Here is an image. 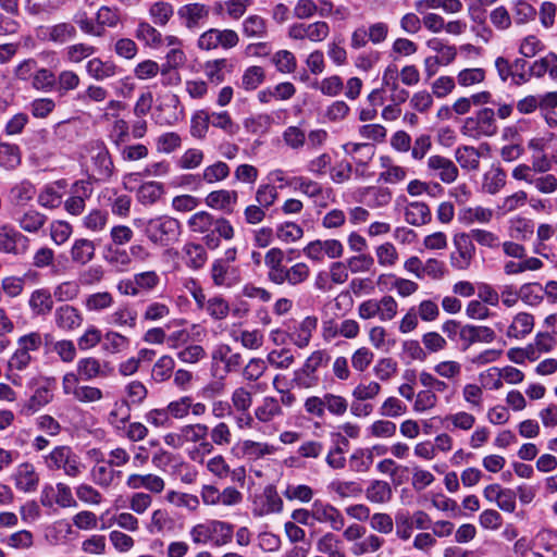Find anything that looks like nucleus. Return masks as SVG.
Wrapping results in <instances>:
<instances>
[{"label": "nucleus", "instance_id": "nucleus-1", "mask_svg": "<svg viewBox=\"0 0 557 557\" xmlns=\"http://www.w3.org/2000/svg\"><path fill=\"white\" fill-rule=\"evenodd\" d=\"M234 534V525L221 520H207L195 524L189 535L195 544L224 546L231 543Z\"/></svg>", "mask_w": 557, "mask_h": 557}, {"label": "nucleus", "instance_id": "nucleus-2", "mask_svg": "<svg viewBox=\"0 0 557 557\" xmlns=\"http://www.w3.org/2000/svg\"><path fill=\"white\" fill-rule=\"evenodd\" d=\"M181 223L170 215H159L145 222L144 233L147 238L160 247H168L178 240Z\"/></svg>", "mask_w": 557, "mask_h": 557}, {"label": "nucleus", "instance_id": "nucleus-3", "mask_svg": "<svg viewBox=\"0 0 557 557\" xmlns=\"http://www.w3.org/2000/svg\"><path fill=\"white\" fill-rule=\"evenodd\" d=\"M331 356L325 350L313 351L304 364L294 371L292 384L300 389H311L319 385L318 369L329 363Z\"/></svg>", "mask_w": 557, "mask_h": 557}, {"label": "nucleus", "instance_id": "nucleus-4", "mask_svg": "<svg viewBox=\"0 0 557 557\" xmlns=\"http://www.w3.org/2000/svg\"><path fill=\"white\" fill-rule=\"evenodd\" d=\"M497 131L495 112L491 108H483L474 115L465 119L460 128L462 135L473 139L492 137L497 134Z\"/></svg>", "mask_w": 557, "mask_h": 557}, {"label": "nucleus", "instance_id": "nucleus-5", "mask_svg": "<svg viewBox=\"0 0 557 557\" xmlns=\"http://www.w3.org/2000/svg\"><path fill=\"white\" fill-rule=\"evenodd\" d=\"M398 304L391 295L381 299H368L358 307V315L363 320L379 318L381 321H391L397 315Z\"/></svg>", "mask_w": 557, "mask_h": 557}, {"label": "nucleus", "instance_id": "nucleus-6", "mask_svg": "<svg viewBox=\"0 0 557 557\" xmlns=\"http://www.w3.org/2000/svg\"><path fill=\"white\" fill-rule=\"evenodd\" d=\"M29 239L13 226L9 224L0 226V252L23 255L29 248Z\"/></svg>", "mask_w": 557, "mask_h": 557}, {"label": "nucleus", "instance_id": "nucleus-7", "mask_svg": "<svg viewBox=\"0 0 557 557\" xmlns=\"http://www.w3.org/2000/svg\"><path fill=\"white\" fill-rule=\"evenodd\" d=\"M426 169L430 176L437 177L445 184L454 183L459 174L454 161L440 154H433L428 158Z\"/></svg>", "mask_w": 557, "mask_h": 557}, {"label": "nucleus", "instance_id": "nucleus-8", "mask_svg": "<svg viewBox=\"0 0 557 557\" xmlns=\"http://www.w3.org/2000/svg\"><path fill=\"white\" fill-rule=\"evenodd\" d=\"M177 15L186 28L195 30L208 21L210 7L200 2L188 3L178 9Z\"/></svg>", "mask_w": 557, "mask_h": 557}, {"label": "nucleus", "instance_id": "nucleus-9", "mask_svg": "<svg viewBox=\"0 0 557 557\" xmlns=\"http://www.w3.org/2000/svg\"><path fill=\"white\" fill-rule=\"evenodd\" d=\"M456 252L450 256V263L455 269L466 270L471 264L475 247L469 233H460L454 237Z\"/></svg>", "mask_w": 557, "mask_h": 557}, {"label": "nucleus", "instance_id": "nucleus-10", "mask_svg": "<svg viewBox=\"0 0 557 557\" xmlns=\"http://www.w3.org/2000/svg\"><path fill=\"white\" fill-rule=\"evenodd\" d=\"M40 502L42 506L49 508H52L54 504L63 508L77 505L71 488L64 483H58L55 487L52 485L45 486L41 492Z\"/></svg>", "mask_w": 557, "mask_h": 557}, {"label": "nucleus", "instance_id": "nucleus-11", "mask_svg": "<svg viewBox=\"0 0 557 557\" xmlns=\"http://www.w3.org/2000/svg\"><path fill=\"white\" fill-rule=\"evenodd\" d=\"M314 522L327 523L334 531H339L345 525V518L335 506L322 500L313 502Z\"/></svg>", "mask_w": 557, "mask_h": 557}, {"label": "nucleus", "instance_id": "nucleus-12", "mask_svg": "<svg viewBox=\"0 0 557 557\" xmlns=\"http://www.w3.org/2000/svg\"><path fill=\"white\" fill-rule=\"evenodd\" d=\"M76 371L84 381H91L96 377H108L113 373L110 362H101L95 357L82 358L77 361Z\"/></svg>", "mask_w": 557, "mask_h": 557}, {"label": "nucleus", "instance_id": "nucleus-13", "mask_svg": "<svg viewBox=\"0 0 557 557\" xmlns=\"http://www.w3.org/2000/svg\"><path fill=\"white\" fill-rule=\"evenodd\" d=\"M92 188L89 182H76L71 196L64 201V209L72 215H79L85 209V200L91 196Z\"/></svg>", "mask_w": 557, "mask_h": 557}, {"label": "nucleus", "instance_id": "nucleus-14", "mask_svg": "<svg viewBox=\"0 0 557 557\" xmlns=\"http://www.w3.org/2000/svg\"><path fill=\"white\" fill-rule=\"evenodd\" d=\"M237 201L238 193L234 189L213 190L205 198V202L208 207L221 210L225 213H233Z\"/></svg>", "mask_w": 557, "mask_h": 557}, {"label": "nucleus", "instance_id": "nucleus-15", "mask_svg": "<svg viewBox=\"0 0 557 557\" xmlns=\"http://www.w3.org/2000/svg\"><path fill=\"white\" fill-rule=\"evenodd\" d=\"M231 172L230 166L223 161H216L215 163L208 165L203 169L200 175H186L184 176L185 184L198 181L207 184H214L228 177Z\"/></svg>", "mask_w": 557, "mask_h": 557}, {"label": "nucleus", "instance_id": "nucleus-16", "mask_svg": "<svg viewBox=\"0 0 557 557\" xmlns=\"http://www.w3.org/2000/svg\"><path fill=\"white\" fill-rule=\"evenodd\" d=\"M17 345L18 347L11 357L9 366L11 369L23 370L32 360L30 351L35 349V333L22 336Z\"/></svg>", "mask_w": 557, "mask_h": 557}, {"label": "nucleus", "instance_id": "nucleus-17", "mask_svg": "<svg viewBox=\"0 0 557 557\" xmlns=\"http://www.w3.org/2000/svg\"><path fill=\"white\" fill-rule=\"evenodd\" d=\"M496 338L493 329L485 325L466 324L461 331V342L463 349L469 348L474 343H492Z\"/></svg>", "mask_w": 557, "mask_h": 557}, {"label": "nucleus", "instance_id": "nucleus-18", "mask_svg": "<svg viewBox=\"0 0 557 557\" xmlns=\"http://www.w3.org/2000/svg\"><path fill=\"white\" fill-rule=\"evenodd\" d=\"M318 326V319L313 315L306 317L298 325H295L288 333V338L298 348H306Z\"/></svg>", "mask_w": 557, "mask_h": 557}, {"label": "nucleus", "instance_id": "nucleus-19", "mask_svg": "<svg viewBox=\"0 0 557 557\" xmlns=\"http://www.w3.org/2000/svg\"><path fill=\"white\" fill-rule=\"evenodd\" d=\"M121 475L122 471L114 470L113 467L103 459L98 460L90 470L91 481L102 488H109L112 486Z\"/></svg>", "mask_w": 557, "mask_h": 557}, {"label": "nucleus", "instance_id": "nucleus-20", "mask_svg": "<svg viewBox=\"0 0 557 557\" xmlns=\"http://www.w3.org/2000/svg\"><path fill=\"white\" fill-rule=\"evenodd\" d=\"M203 69L208 81L214 85H220L224 82L226 73L233 71L234 65L230 60L222 58L207 61Z\"/></svg>", "mask_w": 557, "mask_h": 557}, {"label": "nucleus", "instance_id": "nucleus-21", "mask_svg": "<svg viewBox=\"0 0 557 557\" xmlns=\"http://www.w3.org/2000/svg\"><path fill=\"white\" fill-rule=\"evenodd\" d=\"M235 268L213 261L210 270L212 282L219 287H232L238 282Z\"/></svg>", "mask_w": 557, "mask_h": 557}, {"label": "nucleus", "instance_id": "nucleus-22", "mask_svg": "<svg viewBox=\"0 0 557 557\" xmlns=\"http://www.w3.org/2000/svg\"><path fill=\"white\" fill-rule=\"evenodd\" d=\"M164 499L170 505L186 509L188 512H196L200 507V499L197 495L184 493L175 490H170L166 492Z\"/></svg>", "mask_w": 557, "mask_h": 557}, {"label": "nucleus", "instance_id": "nucleus-23", "mask_svg": "<svg viewBox=\"0 0 557 557\" xmlns=\"http://www.w3.org/2000/svg\"><path fill=\"white\" fill-rule=\"evenodd\" d=\"M65 181H57L47 185L39 195L38 201L46 208H58L62 203V197L66 188Z\"/></svg>", "mask_w": 557, "mask_h": 557}, {"label": "nucleus", "instance_id": "nucleus-24", "mask_svg": "<svg viewBox=\"0 0 557 557\" xmlns=\"http://www.w3.org/2000/svg\"><path fill=\"white\" fill-rule=\"evenodd\" d=\"M309 267L304 262H298L290 268H285L273 283L277 285L288 283L289 285L295 286L304 283L309 277Z\"/></svg>", "mask_w": 557, "mask_h": 557}, {"label": "nucleus", "instance_id": "nucleus-25", "mask_svg": "<svg viewBox=\"0 0 557 557\" xmlns=\"http://www.w3.org/2000/svg\"><path fill=\"white\" fill-rule=\"evenodd\" d=\"M506 182L505 170L500 166H493L483 175L482 189L488 195H496L506 186Z\"/></svg>", "mask_w": 557, "mask_h": 557}, {"label": "nucleus", "instance_id": "nucleus-26", "mask_svg": "<svg viewBox=\"0 0 557 557\" xmlns=\"http://www.w3.org/2000/svg\"><path fill=\"white\" fill-rule=\"evenodd\" d=\"M432 219L431 210L424 202L413 201L405 209V220L413 226L428 224Z\"/></svg>", "mask_w": 557, "mask_h": 557}, {"label": "nucleus", "instance_id": "nucleus-27", "mask_svg": "<svg viewBox=\"0 0 557 557\" xmlns=\"http://www.w3.org/2000/svg\"><path fill=\"white\" fill-rule=\"evenodd\" d=\"M86 71L96 81H104L115 76L119 69L112 61L94 58L87 62Z\"/></svg>", "mask_w": 557, "mask_h": 557}, {"label": "nucleus", "instance_id": "nucleus-28", "mask_svg": "<svg viewBox=\"0 0 557 557\" xmlns=\"http://www.w3.org/2000/svg\"><path fill=\"white\" fill-rule=\"evenodd\" d=\"M260 502V516L281 512L283 509V500L274 485H267L264 487Z\"/></svg>", "mask_w": 557, "mask_h": 557}, {"label": "nucleus", "instance_id": "nucleus-29", "mask_svg": "<svg viewBox=\"0 0 557 557\" xmlns=\"http://www.w3.org/2000/svg\"><path fill=\"white\" fill-rule=\"evenodd\" d=\"M135 37L150 48H159L163 44L162 34L147 21H139Z\"/></svg>", "mask_w": 557, "mask_h": 557}, {"label": "nucleus", "instance_id": "nucleus-30", "mask_svg": "<svg viewBox=\"0 0 557 557\" xmlns=\"http://www.w3.org/2000/svg\"><path fill=\"white\" fill-rule=\"evenodd\" d=\"M393 497L389 483L382 480H374L366 490V498L372 504H386Z\"/></svg>", "mask_w": 557, "mask_h": 557}, {"label": "nucleus", "instance_id": "nucleus-31", "mask_svg": "<svg viewBox=\"0 0 557 557\" xmlns=\"http://www.w3.org/2000/svg\"><path fill=\"white\" fill-rule=\"evenodd\" d=\"M83 319L78 310L72 306L63 305L55 311V323L63 330H73L78 327Z\"/></svg>", "mask_w": 557, "mask_h": 557}, {"label": "nucleus", "instance_id": "nucleus-32", "mask_svg": "<svg viewBox=\"0 0 557 557\" xmlns=\"http://www.w3.org/2000/svg\"><path fill=\"white\" fill-rule=\"evenodd\" d=\"M183 252L187 267L194 270L201 269L208 260V253L201 244L186 243L183 247Z\"/></svg>", "mask_w": 557, "mask_h": 557}, {"label": "nucleus", "instance_id": "nucleus-33", "mask_svg": "<svg viewBox=\"0 0 557 557\" xmlns=\"http://www.w3.org/2000/svg\"><path fill=\"white\" fill-rule=\"evenodd\" d=\"M534 326V317L528 312H519L507 330L508 337L521 338L530 334Z\"/></svg>", "mask_w": 557, "mask_h": 557}, {"label": "nucleus", "instance_id": "nucleus-34", "mask_svg": "<svg viewBox=\"0 0 557 557\" xmlns=\"http://www.w3.org/2000/svg\"><path fill=\"white\" fill-rule=\"evenodd\" d=\"M283 414L280 400L275 397H264L261 405L255 409L256 418L263 423L272 421L274 418Z\"/></svg>", "mask_w": 557, "mask_h": 557}, {"label": "nucleus", "instance_id": "nucleus-35", "mask_svg": "<svg viewBox=\"0 0 557 557\" xmlns=\"http://www.w3.org/2000/svg\"><path fill=\"white\" fill-rule=\"evenodd\" d=\"M456 161L467 171H476L480 166L481 154L479 150L472 146H461L455 151Z\"/></svg>", "mask_w": 557, "mask_h": 557}, {"label": "nucleus", "instance_id": "nucleus-36", "mask_svg": "<svg viewBox=\"0 0 557 557\" xmlns=\"http://www.w3.org/2000/svg\"><path fill=\"white\" fill-rule=\"evenodd\" d=\"M243 34L247 38L263 39L268 35L267 21L257 14L247 16L243 22Z\"/></svg>", "mask_w": 557, "mask_h": 557}, {"label": "nucleus", "instance_id": "nucleus-37", "mask_svg": "<svg viewBox=\"0 0 557 557\" xmlns=\"http://www.w3.org/2000/svg\"><path fill=\"white\" fill-rule=\"evenodd\" d=\"M317 549L329 557H346L342 550V541L332 532H326L318 540Z\"/></svg>", "mask_w": 557, "mask_h": 557}, {"label": "nucleus", "instance_id": "nucleus-38", "mask_svg": "<svg viewBox=\"0 0 557 557\" xmlns=\"http://www.w3.org/2000/svg\"><path fill=\"white\" fill-rule=\"evenodd\" d=\"M284 251L280 248H271L264 256V264L268 268V278L273 283L286 268L283 264Z\"/></svg>", "mask_w": 557, "mask_h": 557}, {"label": "nucleus", "instance_id": "nucleus-39", "mask_svg": "<svg viewBox=\"0 0 557 557\" xmlns=\"http://www.w3.org/2000/svg\"><path fill=\"white\" fill-rule=\"evenodd\" d=\"M95 256V245L91 240L86 238L76 239L71 248L72 261L86 264Z\"/></svg>", "mask_w": 557, "mask_h": 557}, {"label": "nucleus", "instance_id": "nucleus-40", "mask_svg": "<svg viewBox=\"0 0 557 557\" xmlns=\"http://www.w3.org/2000/svg\"><path fill=\"white\" fill-rule=\"evenodd\" d=\"M164 194L163 185L159 182H146L137 190V199L145 206L156 203Z\"/></svg>", "mask_w": 557, "mask_h": 557}, {"label": "nucleus", "instance_id": "nucleus-41", "mask_svg": "<svg viewBox=\"0 0 557 557\" xmlns=\"http://www.w3.org/2000/svg\"><path fill=\"white\" fill-rule=\"evenodd\" d=\"M129 346V339L114 331L107 332L101 342V348L107 354H119Z\"/></svg>", "mask_w": 557, "mask_h": 557}, {"label": "nucleus", "instance_id": "nucleus-42", "mask_svg": "<svg viewBox=\"0 0 557 557\" xmlns=\"http://www.w3.org/2000/svg\"><path fill=\"white\" fill-rule=\"evenodd\" d=\"M232 337L235 342H239L244 348L250 350H258L262 347L264 336L260 330H242L239 332H232Z\"/></svg>", "mask_w": 557, "mask_h": 557}, {"label": "nucleus", "instance_id": "nucleus-43", "mask_svg": "<svg viewBox=\"0 0 557 557\" xmlns=\"http://www.w3.org/2000/svg\"><path fill=\"white\" fill-rule=\"evenodd\" d=\"M174 368L175 361L173 357L163 355L154 362L151 369V379L156 383L165 382L172 376Z\"/></svg>", "mask_w": 557, "mask_h": 557}, {"label": "nucleus", "instance_id": "nucleus-44", "mask_svg": "<svg viewBox=\"0 0 557 557\" xmlns=\"http://www.w3.org/2000/svg\"><path fill=\"white\" fill-rule=\"evenodd\" d=\"M214 219L215 218L207 211H198L188 219L187 225L190 232L205 234L212 230Z\"/></svg>", "mask_w": 557, "mask_h": 557}, {"label": "nucleus", "instance_id": "nucleus-45", "mask_svg": "<svg viewBox=\"0 0 557 557\" xmlns=\"http://www.w3.org/2000/svg\"><path fill=\"white\" fill-rule=\"evenodd\" d=\"M210 123L213 127L222 129L226 135L234 136L239 131V125L233 121L227 111L209 112Z\"/></svg>", "mask_w": 557, "mask_h": 557}, {"label": "nucleus", "instance_id": "nucleus-46", "mask_svg": "<svg viewBox=\"0 0 557 557\" xmlns=\"http://www.w3.org/2000/svg\"><path fill=\"white\" fill-rule=\"evenodd\" d=\"M174 14V8L171 3L158 1L150 5L149 16L153 24L158 26H165Z\"/></svg>", "mask_w": 557, "mask_h": 557}, {"label": "nucleus", "instance_id": "nucleus-47", "mask_svg": "<svg viewBox=\"0 0 557 557\" xmlns=\"http://www.w3.org/2000/svg\"><path fill=\"white\" fill-rule=\"evenodd\" d=\"M137 312L128 306L119 307L108 318L110 324L116 326H128L134 329L136 326Z\"/></svg>", "mask_w": 557, "mask_h": 557}, {"label": "nucleus", "instance_id": "nucleus-48", "mask_svg": "<svg viewBox=\"0 0 557 557\" xmlns=\"http://www.w3.org/2000/svg\"><path fill=\"white\" fill-rule=\"evenodd\" d=\"M35 187L28 181L21 182L11 189V201L16 207H25L33 199Z\"/></svg>", "mask_w": 557, "mask_h": 557}, {"label": "nucleus", "instance_id": "nucleus-49", "mask_svg": "<svg viewBox=\"0 0 557 557\" xmlns=\"http://www.w3.org/2000/svg\"><path fill=\"white\" fill-rule=\"evenodd\" d=\"M172 519L165 509H156L152 511L150 520L147 524V530L151 534L163 533L172 525Z\"/></svg>", "mask_w": 557, "mask_h": 557}, {"label": "nucleus", "instance_id": "nucleus-50", "mask_svg": "<svg viewBox=\"0 0 557 557\" xmlns=\"http://www.w3.org/2000/svg\"><path fill=\"white\" fill-rule=\"evenodd\" d=\"M15 485L18 490L29 492L35 486V468L32 463H23L15 473Z\"/></svg>", "mask_w": 557, "mask_h": 557}, {"label": "nucleus", "instance_id": "nucleus-51", "mask_svg": "<svg viewBox=\"0 0 557 557\" xmlns=\"http://www.w3.org/2000/svg\"><path fill=\"white\" fill-rule=\"evenodd\" d=\"M210 124V116L207 110L196 111L190 121L191 136L197 139H203L207 136Z\"/></svg>", "mask_w": 557, "mask_h": 557}, {"label": "nucleus", "instance_id": "nucleus-52", "mask_svg": "<svg viewBox=\"0 0 557 557\" xmlns=\"http://www.w3.org/2000/svg\"><path fill=\"white\" fill-rule=\"evenodd\" d=\"M329 490L341 498L358 497L362 493L361 484L355 481L336 480L330 483Z\"/></svg>", "mask_w": 557, "mask_h": 557}, {"label": "nucleus", "instance_id": "nucleus-53", "mask_svg": "<svg viewBox=\"0 0 557 557\" xmlns=\"http://www.w3.org/2000/svg\"><path fill=\"white\" fill-rule=\"evenodd\" d=\"M289 184L294 185L295 189L299 190L300 193L307 195L310 198L317 199L319 197H322L324 193L323 187L318 182H314L304 176L294 177L289 182Z\"/></svg>", "mask_w": 557, "mask_h": 557}, {"label": "nucleus", "instance_id": "nucleus-54", "mask_svg": "<svg viewBox=\"0 0 557 557\" xmlns=\"http://www.w3.org/2000/svg\"><path fill=\"white\" fill-rule=\"evenodd\" d=\"M324 407L330 414L343 417L347 412L349 404L344 396L327 392L324 393Z\"/></svg>", "mask_w": 557, "mask_h": 557}, {"label": "nucleus", "instance_id": "nucleus-55", "mask_svg": "<svg viewBox=\"0 0 557 557\" xmlns=\"http://www.w3.org/2000/svg\"><path fill=\"white\" fill-rule=\"evenodd\" d=\"M96 21L98 26L101 27L103 35L106 27L114 28L119 25L121 21L119 10L116 8L102 5L97 11Z\"/></svg>", "mask_w": 557, "mask_h": 557}, {"label": "nucleus", "instance_id": "nucleus-56", "mask_svg": "<svg viewBox=\"0 0 557 557\" xmlns=\"http://www.w3.org/2000/svg\"><path fill=\"white\" fill-rule=\"evenodd\" d=\"M527 201L528 194L524 190H518L503 198L500 203L497 206V209L500 212V214L505 215L523 207L527 203Z\"/></svg>", "mask_w": 557, "mask_h": 557}, {"label": "nucleus", "instance_id": "nucleus-57", "mask_svg": "<svg viewBox=\"0 0 557 557\" xmlns=\"http://www.w3.org/2000/svg\"><path fill=\"white\" fill-rule=\"evenodd\" d=\"M267 361L275 369L285 370L295 362V357L288 348L273 349L268 354Z\"/></svg>", "mask_w": 557, "mask_h": 557}, {"label": "nucleus", "instance_id": "nucleus-58", "mask_svg": "<svg viewBox=\"0 0 557 557\" xmlns=\"http://www.w3.org/2000/svg\"><path fill=\"white\" fill-rule=\"evenodd\" d=\"M544 298L540 283H525L520 287V299L529 306H537Z\"/></svg>", "mask_w": 557, "mask_h": 557}, {"label": "nucleus", "instance_id": "nucleus-59", "mask_svg": "<svg viewBox=\"0 0 557 557\" xmlns=\"http://www.w3.org/2000/svg\"><path fill=\"white\" fill-rule=\"evenodd\" d=\"M21 162L20 149L16 145L0 144V165L5 169H14Z\"/></svg>", "mask_w": 557, "mask_h": 557}, {"label": "nucleus", "instance_id": "nucleus-60", "mask_svg": "<svg viewBox=\"0 0 557 557\" xmlns=\"http://www.w3.org/2000/svg\"><path fill=\"white\" fill-rule=\"evenodd\" d=\"M277 198V188L272 184L259 185L255 195V200L257 205L265 210L273 206Z\"/></svg>", "mask_w": 557, "mask_h": 557}, {"label": "nucleus", "instance_id": "nucleus-61", "mask_svg": "<svg viewBox=\"0 0 557 557\" xmlns=\"http://www.w3.org/2000/svg\"><path fill=\"white\" fill-rule=\"evenodd\" d=\"M268 361L262 358H251L243 368L242 375L244 380L249 382L258 381L268 370Z\"/></svg>", "mask_w": 557, "mask_h": 557}, {"label": "nucleus", "instance_id": "nucleus-62", "mask_svg": "<svg viewBox=\"0 0 557 557\" xmlns=\"http://www.w3.org/2000/svg\"><path fill=\"white\" fill-rule=\"evenodd\" d=\"M382 387L380 383L375 381H370L368 383L360 382L351 392L355 400L366 401L370 399H374L381 392Z\"/></svg>", "mask_w": 557, "mask_h": 557}, {"label": "nucleus", "instance_id": "nucleus-63", "mask_svg": "<svg viewBox=\"0 0 557 557\" xmlns=\"http://www.w3.org/2000/svg\"><path fill=\"white\" fill-rule=\"evenodd\" d=\"M232 407L238 412L249 411L252 405V393L244 387H237L231 395Z\"/></svg>", "mask_w": 557, "mask_h": 557}, {"label": "nucleus", "instance_id": "nucleus-64", "mask_svg": "<svg viewBox=\"0 0 557 557\" xmlns=\"http://www.w3.org/2000/svg\"><path fill=\"white\" fill-rule=\"evenodd\" d=\"M344 84L338 75L323 78L321 82H314L312 88L319 89L323 95L335 97L343 90Z\"/></svg>", "mask_w": 557, "mask_h": 557}]
</instances>
